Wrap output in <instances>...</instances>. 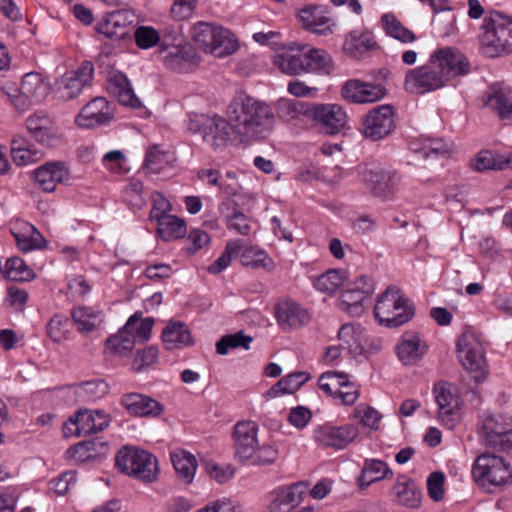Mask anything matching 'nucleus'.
<instances>
[{
  "instance_id": "f257e3e1",
  "label": "nucleus",
  "mask_w": 512,
  "mask_h": 512,
  "mask_svg": "<svg viewBox=\"0 0 512 512\" xmlns=\"http://www.w3.org/2000/svg\"><path fill=\"white\" fill-rule=\"evenodd\" d=\"M470 71L471 64L459 49L440 47L429 55L425 64L406 72L404 89L410 94L423 95L446 87L451 80Z\"/></svg>"
},
{
  "instance_id": "f03ea898",
  "label": "nucleus",
  "mask_w": 512,
  "mask_h": 512,
  "mask_svg": "<svg viewBox=\"0 0 512 512\" xmlns=\"http://www.w3.org/2000/svg\"><path fill=\"white\" fill-rule=\"evenodd\" d=\"M227 117L231 131L247 143L266 139L276 122L270 104L245 92L236 94L230 101Z\"/></svg>"
},
{
  "instance_id": "7ed1b4c3",
  "label": "nucleus",
  "mask_w": 512,
  "mask_h": 512,
  "mask_svg": "<svg viewBox=\"0 0 512 512\" xmlns=\"http://www.w3.org/2000/svg\"><path fill=\"white\" fill-rule=\"evenodd\" d=\"M374 315L381 325L396 328L414 317L415 308L400 288L391 285L378 296Z\"/></svg>"
},
{
  "instance_id": "20e7f679",
  "label": "nucleus",
  "mask_w": 512,
  "mask_h": 512,
  "mask_svg": "<svg viewBox=\"0 0 512 512\" xmlns=\"http://www.w3.org/2000/svg\"><path fill=\"white\" fill-rule=\"evenodd\" d=\"M484 32L480 37L481 50L487 57L512 53V19L499 12L484 18Z\"/></svg>"
},
{
  "instance_id": "39448f33",
  "label": "nucleus",
  "mask_w": 512,
  "mask_h": 512,
  "mask_svg": "<svg viewBox=\"0 0 512 512\" xmlns=\"http://www.w3.org/2000/svg\"><path fill=\"white\" fill-rule=\"evenodd\" d=\"M472 477L479 487L493 492L512 483V469L502 457L483 453L473 463Z\"/></svg>"
},
{
  "instance_id": "423d86ee",
  "label": "nucleus",
  "mask_w": 512,
  "mask_h": 512,
  "mask_svg": "<svg viewBox=\"0 0 512 512\" xmlns=\"http://www.w3.org/2000/svg\"><path fill=\"white\" fill-rule=\"evenodd\" d=\"M192 39L205 53L226 57L238 49L234 34L222 26L209 22H197L193 26Z\"/></svg>"
},
{
  "instance_id": "0eeeda50",
  "label": "nucleus",
  "mask_w": 512,
  "mask_h": 512,
  "mask_svg": "<svg viewBox=\"0 0 512 512\" xmlns=\"http://www.w3.org/2000/svg\"><path fill=\"white\" fill-rule=\"evenodd\" d=\"M153 324L152 318L140 319L137 315H132L117 334L106 340V348L114 355H128L137 343L150 339Z\"/></svg>"
},
{
  "instance_id": "6e6552de",
  "label": "nucleus",
  "mask_w": 512,
  "mask_h": 512,
  "mask_svg": "<svg viewBox=\"0 0 512 512\" xmlns=\"http://www.w3.org/2000/svg\"><path fill=\"white\" fill-rule=\"evenodd\" d=\"M115 462L120 471L146 483L154 482L159 474L157 458L142 449L124 447L117 453Z\"/></svg>"
},
{
  "instance_id": "1a4fd4ad",
  "label": "nucleus",
  "mask_w": 512,
  "mask_h": 512,
  "mask_svg": "<svg viewBox=\"0 0 512 512\" xmlns=\"http://www.w3.org/2000/svg\"><path fill=\"white\" fill-rule=\"evenodd\" d=\"M188 128L193 133H200L203 141L215 151L225 148L230 140L229 119L218 115H202L190 120Z\"/></svg>"
},
{
  "instance_id": "9d476101",
  "label": "nucleus",
  "mask_w": 512,
  "mask_h": 512,
  "mask_svg": "<svg viewBox=\"0 0 512 512\" xmlns=\"http://www.w3.org/2000/svg\"><path fill=\"white\" fill-rule=\"evenodd\" d=\"M396 128L394 109L384 104L370 109L361 119V133L371 141L388 137Z\"/></svg>"
},
{
  "instance_id": "9b49d317",
  "label": "nucleus",
  "mask_w": 512,
  "mask_h": 512,
  "mask_svg": "<svg viewBox=\"0 0 512 512\" xmlns=\"http://www.w3.org/2000/svg\"><path fill=\"white\" fill-rule=\"evenodd\" d=\"M456 350L463 367L476 382L486 378L485 357L481 344L472 333L464 332L457 341Z\"/></svg>"
},
{
  "instance_id": "f8f14e48",
  "label": "nucleus",
  "mask_w": 512,
  "mask_h": 512,
  "mask_svg": "<svg viewBox=\"0 0 512 512\" xmlns=\"http://www.w3.org/2000/svg\"><path fill=\"white\" fill-rule=\"evenodd\" d=\"M386 88L381 84L365 82L361 79H349L341 87V97L351 104H370L382 100Z\"/></svg>"
},
{
  "instance_id": "ddd939ff",
  "label": "nucleus",
  "mask_w": 512,
  "mask_h": 512,
  "mask_svg": "<svg viewBox=\"0 0 512 512\" xmlns=\"http://www.w3.org/2000/svg\"><path fill=\"white\" fill-rule=\"evenodd\" d=\"M367 189L378 198L388 200L401 183V175L391 168L375 167L364 172Z\"/></svg>"
},
{
  "instance_id": "4468645a",
  "label": "nucleus",
  "mask_w": 512,
  "mask_h": 512,
  "mask_svg": "<svg viewBox=\"0 0 512 512\" xmlns=\"http://www.w3.org/2000/svg\"><path fill=\"white\" fill-rule=\"evenodd\" d=\"M358 435V427L353 424L342 426L325 424L314 430V439L319 445L334 449L346 448Z\"/></svg>"
},
{
  "instance_id": "2eb2a0df",
  "label": "nucleus",
  "mask_w": 512,
  "mask_h": 512,
  "mask_svg": "<svg viewBox=\"0 0 512 512\" xmlns=\"http://www.w3.org/2000/svg\"><path fill=\"white\" fill-rule=\"evenodd\" d=\"M307 112L330 135L339 134L348 122L347 113L339 104H315Z\"/></svg>"
},
{
  "instance_id": "dca6fc26",
  "label": "nucleus",
  "mask_w": 512,
  "mask_h": 512,
  "mask_svg": "<svg viewBox=\"0 0 512 512\" xmlns=\"http://www.w3.org/2000/svg\"><path fill=\"white\" fill-rule=\"evenodd\" d=\"M306 44L291 42L283 46L274 56L273 63L284 74L293 76L306 74Z\"/></svg>"
},
{
  "instance_id": "f3484780",
  "label": "nucleus",
  "mask_w": 512,
  "mask_h": 512,
  "mask_svg": "<svg viewBox=\"0 0 512 512\" xmlns=\"http://www.w3.org/2000/svg\"><path fill=\"white\" fill-rule=\"evenodd\" d=\"M258 425L253 421H239L233 430L235 457L246 464L258 447Z\"/></svg>"
},
{
  "instance_id": "a211bd4d",
  "label": "nucleus",
  "mask_w": 512,
  "mask_h": 512,
  "mask_svg": "<svg viewBox=\"0 0 512 512\" xmlns=\"http://www.w3.org/2000/svg\"><path fill=\"white\" fill-rule=\"evenodd\" d=\"M433 394L438 405V419L448 429H453L457 422L458 401L454 388L448 382H438L434 385Z\"/></svg>"
},
{
  "instance_id": "6ab92c4d",
  "label": "nucleus",
  "mask_w": 512,
  "mask_h": 512,
  "mask_svg": "<svg viewBox=\"0 0 512 512\" xmlns=\"http://www.w3.org/2000/svg\"><path fill=\"white\" fill-rule=\"evenodd\" d=\"M297 16L304 29L321 36L331 34L336 25L327 7L321 5H308Z\"/></svg>"
},
{
  "instance_id": "aec40b11",
  "label": "nucleus",
  "mask_w": 512,
  "mask_h": 512,
  "mask_svg": "<svg viewBox=\"0 0 512 512\" xmlns=\"http://www.w3.org/2000/svg\"><path fill=\"white\" fill-rule=\"evenodd\" d=\"M113 118V107L104 97H96L87 103L76 117L82 128H94L108 124Z\"/></svg>"
},
{
  "instance_id": "412c9836",
  "label": "nucleus",
  "mask_w": 512,
  "mask_h": 512,
  "mask_svg": "<svg viewBox=\"0 0 512 512\" xmlns=\"http://www.w3.org/2000/svg\"><path fill=\"white\" fill-rule=\"evenodd\" d=\"M427 351V343L413 331L405 332L396 345L398 359L405 366L415 365L421 361Z\"/></svg>"
},
{
  "instance_id": "4be33fe9",
  "label": "nucleus",
  "mask_w": 512,
  "mask_h": 512,
  "mask_svg": "<svg viewBox=\"0 0 512 512\" xmlns=\"http://www.w3.org/2000/svg\"><path fill=\"white\" fill-rule=\"evenodd\" d=\"M69 170L63 162H47L34 171V180L37 186L45 191L52 192L57 184L68 181Z\"/></svg>"
},
{
  "instance_id": "5701e85b",
  "label": "nucleus",
  "mask_w": 512,
  "mask_h": 512,
  "mask_svg": "<svg viewBox=\"0 0 512 512\" xmlns=\"http://www.w3.org/2000/svg\"><path fill=\"white\" fill-rule=\"evenodd\" d=\"M120 404L132 416L157 417L163 413L164 407L158 401L141 393H126Z\"/></svg>"
},
{
  "instance_id": "b1692460",
  "label": "nucleus",
  "mask_w": 512,
  "mask_h": 512,
  "mask_svg": "<svg viewBox=\"0 0 512 512\" xmlns=\"http://www.w3.org/2000/svg\"><path fill=\"white\" fill-rule=\"evenodd\" d=\"M275 314L278 324L284 330L300 328L310 321L308 310L292 300L279 302Z\"/></svg>"
},
{
  "instance_id": "393cba45",
  "label": "nucleus",
  "mask_w": 512,
  "mask_h": 512,
  "mask_svg": "<svg viewBox=\"0 0 512 512\" xmlns=\"http://www.w3.org/2000/svg\"><path fill=\"white\" fill-rule=\"evenodd\" d=\"M69 421L76 426L77 435L94 434L109 426L110 417L103 410H79Z\"/></svg>"
},
{
  "instance_id": "a878e982",
  "label": "nucleus",
  "mask_w": 512,
  "mask_h": 512,
  "mask_svg": "<svg viewBox=\"0 0 512 512\" xmlns=\"http://www.w3.org/2000/svg\"><path fill=\"white\" fill-rule=\"evenodd\" d=\"M134 21L135 14L129 10L113 11L97 25V31L108 38L120 39L128 33V29Z\"/></svg>"
},
{
  "instance_id": "bb28decb",
  "label": "nucleus",
  "mask_w": 512,
  "mask_h": 512,
  "mask_svg": "<svg viewBox=\"0 0 512 512\" xmlns=\"http://www.w3.org/2000/svg\"><path fill=\"white\" fill-rule=\"evenodd\" d=\"M11 232L17 246L23 252L41 249L47 243L35 226L23 220L14 222L11 226Z\"/></svg>"
},
{
  "instance_id": "cd10ccee",
  "label": "nucleus",
  "mask_w": 512,
  "mask_h": 512,
  "mask_svg": "<svg viewBox=\"0 0 512 512\" xmlns=\"http://www.w3.org/2000/svg\"><path fill=\"white\" fill-rule=\"evenodd\" d=\"M26 128L39 143L49 144L57 136V128L52 117L44 111H37L26 119Z\"/></svg>"
},
{
  "instance_id": "c85d7f7f",
  "label": "nucleus",
  "mask_w": 512,
  "mask_h": 512,
  "mask_svg": "<svg viewBox=\"0 0 512 512\" xmlns=\"http://www.w3.org/2000/svg\"><path fill=\"white\" fill-rule=\"evenodd\" d=\"M485 105L495 111L502 120L511 118L512 92L508 86L493 84L487 95Z\"/></svg>"
},
{
  "instance_id": "c756f323",
  "label": "nucleus",
  "mask_w": 512,
  "mask_h": 512,
  "mask_svg": "<svg viewBox=\"0 0 512 512\" xmlns=\"http://www.w3.org/2000/svg\"><path fill=\"white\" fill-rule=\"evenodd\" d=\"M307 486L303 483H295L286 488L277 490L275 498L271 502V512H282L295 509L302 501Z\"/></svg>"
},
{
  "instance_id": "7c9ffc66",
  "label": "nucleus",
  "mask_w": 512,
  "mask_h": 512,
  "mask_svg": "<svg viewBox=\"0 0 512 512\" xmlns=\"http://www.w3.org/2000/svg\"><path fill=\"white\" fill-rule=\"evenodd\" d=\"M108 90L124 106L132 108L141 106V102L134 94L128 78L121 72H117L108 78Z\"/></svg>"
},
{
  "instance_id": "2f4dec72",
  "label": "nucleus",
  "mask_w": 512,
  "mask_h": 512,
  "mask_svg": "<svg viewBox=\"0 0 512 512\" xmlns=\"http://www.w3.org/2000/svg\"><path fill=\"white\" fill-rule=\"evenodd\" d=\"M108 445L99 439L83 441L68 449L69 457L76 462L94 461L104 457L108 452Z\"/></svg>"
},
{
  "instance_id": "473e14b6",
  "label": "nucleus",
  "mask_w": 512,
  "mask_h": 512,
  "mask_svg": "<svg viewBox=\"0 0 512 512\" xmlns=\"http://www.w3.org/2000/svg\"><path fill=\"white\" fill-rule=\"evenodd\" d=\"M11 155L16 165L25 166L41 160L43 152L25 137L16 135L11 141Z\"/></svg>"
},
{
  "instance_id": "72a5a7b5",
  "label": "nucleus",
  "mask_w": 512,
  "mask_h": 512,
  "mask_svg": "<svg viewBox=\"0 0 512 512\" xmlns=\"http://www.w3.org/2000/svg\"><path fill=\"white\" fill-rule=\"evenodd\" d=\"M410 150L419 154L423 159H438L448 155L449 146L440 138H431L420 136L419 138L411 141Z\"/></svg>"
},
{
  "instance_id": "f704fd0d",
  "label": "nucleus",
  "mask_w": 512,
  "mask_h": 512,
  "mask_svg": "<svg viewBox=\"0 0 512 512\" xmlns=\"http://www.w3.org/2000/svg\"><path fill=\"white\" fill-rule=\"evenodd\" d=\"M162 340L167 350L180 349L192 343L190 331L180 321H170L162 331Z\"/></svg>"
},
{
  "instance_id": "c9c22d12",
  "label": "nucleus",
  "mask_w": 512,
  "mask_h": 512,
  "mask_svg": "<svg viewBox=\"0 0 512 512\" xmlns=\"http://www.w3.org/2000/svg\"><path fill=\"white\" fill-rule=\"evenodd\" d=\"M171 461L178 479L184 484H191L198 466L196 457L185 450H177L171 453Z\"/></svg>"
},
{
  "instance_id": "e433bc0d",
  "label": "nucleus",
  "mask_w": 512,
  "mask_h": 512,
  "mask_svg": "<svg viewBox=\"0 0 512 512\" xmlns=\"http://www.w3.org/2000/svg\"><path fill=\"white\" fill-rule=\"evenodd\" d=\"M375 46L376 42L372 33L354 30L346 36L343 49L350 57L359 58L364 53L372 50Z\"/></svg>"
},
{
  "instance_id": "4c0bfd02",
  "label": "nucleus",
  "mask_w": 512,
  "mask_h": 512,
  "mask_svg": "<svg viewBox=\"0 0 512 512\" xmlns=\"http://www.w3.org/2000/svg\"><path fill=\"white\" fill-rule=\"evenodd\" d=\"M71 316L77 330L83 334L95 331L103 322L102 311L95 310L92 307L82 306L74 308Z\"/></svg>"
},
{
  "instance_id": "58836bf2",
  "label": "nucleus",
  "mask_w": 512,
  "mask_h": 512,
  "mask_svg": "<svg viewBox=\"0 0 512 512\" xmlns=\"http://www.w3.org/2000/svg\"><path fill=\"white\" fill-rule=\"evenodd\" d=\"M305 53L307 60L306 73H317L321 75H330L334 70L332 57L323 49L312 48L306 45Z\"/></svg>"
},
{
  "instance_id": "ea45409f",
  "label": "nucleus",
  "mask_w": 512,
  "mask_h": 512,
  "mask_svg": "<svg viewBox=\"0 0 512 512\" xmlns=\"http://www.w3.org/2000/svg\"><path fill=\"white\" fill-rule=\"evenodd\" d=\"M512 163V153L508 156L501 155L489 150L481 151L472 160V167L479 172L488 170H503Z\"/></svg>"
},
{
  "instance_id": "a19ab883",
  "label": "nucleus",
  "mask_w": 512,
  "mask_h": 512,
  "mask_svg": "<svg viewBox=\"0 0 512 512\" xmlns=\"http://www.w3.org/2000/svg\"><path fill=\"white\" fill-rule=\"evenodd\" d=\"M164 65L176 72H185L190 64L193 54L192 49L183 45L181 47H172L168 50L161 51Z\"/></svg>"
},
{
  "instance_id": "79ce46f5",
  "label": "nucleus",
  "mask_w": 512,
  "mask_h": 512,
  "mask_svg": "<svg viewBox=\"0 0 512 512\" xmlns=\"http://www.w3.org/2000/svg\"><path fill=\"white\" fill-rule=\"evenodd\" d=\"M392 474V471L383 461L376 459H366L362 467L358 483L361 489L367 488L370 484L380 481Z\"/></svg>"
},
{
  "instance_id": "37998d69",
  "label": "nucleus",
  "mask_w": 512,
  "mask_h": 512,
  "mask_svg": "<svg viewBox=\"0 0 512 512\" xmlns=\"http://www.w3.org/2000/svg\"><path fill=\"white\" fill-rule=\"evenodd\" d=\"M157 234L164 241L176 240L185 236L187 229L186 223L183 219L175 216L168 215L156 221Z\"/></svg>"
},
{
  "instance_id": "c03bdc74",
  "label": "nucleus",
  "mask_w": 512,
  "mask_h": 512,
  "mask_svg": "<svg viewBox=\"0 0 512 512\" xmlns=\"http://www.w3.org/2000/svg\"><path fill=\"white\" fill-rule=\"evenodd\" d=\"M20 89L23 95L30 97L31 101L35 103L42 102L48 95V85L36 72H30L23 76Z\"/></svg>"
},
{
  "instance_id": "a18cd8bd",
  "label": "nucleus",
  "mask_w": 512,
  "mask_h": 512,
  "mask_svg": "<svg viewBox=\"0 0 512 512\" xmlns=\"http://www.w3.org/2000/svg\"><path fill=\"white\" fill-rule=\"evenodd\" d=\"M310 379L306 372H293L280 379L268 391V397H277L283 394H292L297 391L305 382Z\"/></svg>"
},
{
  "instance_id": "49530a36",
  "label": "nucleus",
  "mask_w": 512,
  "mask_h": 512,
  "mask_svg": "<svg viewBox=\"0 0 512 512\" xmlns=\"http://www.w3.org/2000/svg\"><path fill=\"white\" fill-rule=\"evenodd\" d=\"M366 299L363 292L356 287L344 290L339 299L338 307L351 316H360L364 312L363 301Z\"/></svg>"
},
{
  "instance_id": "de8ad7c7",
  "label": "nucleus",
  "mask_w": 512,
  "mask_h": 512,
  "mask_svg": "<svg viewBox=\"0 0 512 512\" xmlns=\"http://www.w3.org/2000/svg\"><path fill=\"white\" fill-rule=\"evenodd\" d=\"M393 491L399 504L410 508H417L420 505L422 493L413 481H398L394 485Z\"/></svg>"
},
{
  "instance_id": "09e8293b",
  "label": "nucleus",
  "mask_w": 512,
  "mask_h": 512,
  "mask_svg": "<svg viewBox=\"0 0 512 512\" xmlns=\"http://www.w3.org/2000/svg\"><path fill=\"white\" fill-rule=\"evenodd\" d=\"M109 391V385L102 379L82 382L78 385L76 393L83 401L94 402L102 399Z\"/></svg>"
},
{
  "instance_id": "8fccbe9b",
  "label": "nucleus",
  "mask_w": 512,
  "mask_h": 512,
  "mask_svg": "<svg viewBox=\"0 0 512 512\" xmlns=\"http://www.w3.org/2000/svg\"><path fill=\"white\" fill-rule=\"evenodd\" d=\"M381 21L387 35L403 43H412L416 36L415 34L404 27L401 22L393 15L385 14L382 16Z\"/></svg>"
},
{
  "instance_id": "3c124183",
  "label": "nucleus",
  "mask_w": 512,
  "mask_h": 512,
  "mask_svg": "<svg viewBox=\"0 0 512 512\" xmlns=\"http://www.w3.org/2000/svg\"><path fill=\"white\" fill-rule=\"evenodd\" d=\"M5 277L11 281H28L35 277L33 270L23 258H7L4 269Z\"/></svg>"
},
{
  "instance_id": "603ef678",
  "label": "nucleus",
  "mask_w": 512,
  "mask_h": 512,
  "mask_svg": "<svg viewBox=\"0 0 512 512\" xmlns=\"http://www.w3.org/2000/svg\"><path fill=\"white\" fill-rule=\"evenodd\" d=\"M71 323L69 318L55 314L47 323V336L54 342L60 343L68 338Z\"/></svg>"
},
{
  "instance_id": "864d4df0",
  "label": "nucleus",
  "mask_w": 512,
  "mask_h": 512,
  "mask_svg": "<svg viewBox=\"0 0 512 512\" xmlns=\"http://www.w3.org/2000/svg\"><path fill=\"white\" fill-rule=\"evenodd\" d=\"M348 375L341 372H325L319 378V388L327 395L337 398V394L346 383Z\"/></svg>"
},
{
  "instance_id": "5fc2aeb1",
  "label": "nucleus",
  "mask_w": 512,
  "mask_h": 512,
  "mask_svg": "<svg viewBox=\"0 0 512 512\" xmlns=\"http://www.w3.org/2000/svg\"><path fill=\"white\" fill-rule=\"evenodd\" d=\"M171 156L167 152L161 151L157 146H153L145 157L144 169L148 173L158 174L169 165Z\"/></svg>"
},
{
  "instance_id": "6e6d98bb",
  "label": "nucleus",
  "mask_w": 512,
  "mask_h": 512,
  "mask_svg": "<svg viewBox=\"0 0 512 512\" xmlns=\"http://www.w3.org/2000/svg\"><path fill=\"white\" fill-rule=\"evenodd\" d=\"M347 279L345 271L339 269L329 270L325 274L321 275L316 282V287L327 293H335Z\"/></svg>"
},
{
  "instance_id": "4d7b16f0",
  "label": "nucleus",
  "mask_w": 512,
  "mask_h": 512,
  "mask_svg": "<svg viewBox=\"0 0 512 512\" xmlns=\"http://www.w3.org/2000/svg\"><path fill=\"white\" fill-rule=\"evenodd\" d=\"M252 340V337L244 335L242 332L225 335L216 343V351L220 355H225L230 348L248 349Z\"/></svg>"
},
{
  "instance_id": "13d9d810",
  "label": "nucleus",
  "mask_w": 512,
  "mask_h": 512,
  "mask_svg": "<svg viewBox=\"0 0 512 512\" xmlns=\"http://www.w3.org/2000/svg\"><path fill=\"white\" fill-rule=\"evenodd\" d=\"M278 457V450L271 444L259 445L248 459L249 464L254 466H266L273 464Z\"/></svg>"
},
{
  "instance_id": "bf43d9fd",
  "label": "nucleus",
  "mask_w": 512,
  "mask_h": 512,
  "mask_svg": "<svg viewBox=\"0 0 512 512\" xmlns=\"http://www.w3.org/2000/svg\"><path fill=\"white\" fill-rule=\"evenodd\" d=\"M86 85L76 77L66 74L58 83V94L63 100L78 96Z\"/></svg>"
},
{
  "instance_id": "052dcab7",
  "label": "nucleus",
  "mask_w": 512,
  "mask_h": 512,
  "mask_svg": "<svg viewBox=\"0 0 512 512\" xmlns=\"http://www.w3.org/2000/svg\"><path fill=\"white\" fill-rule=\"evenodd\" d=\"M261 250H256L244 239H235L227 242L221 256H259Z\"/></svg>"
},
{
  "instance_id": "680f3d73",
  "label": "nucleus",
  "mask_w": 512,
  "mask_h": 512,
  "mask_svg": "<svg viewBox=\"0 0 512 512\" xmlns=\"http://www.w3.org/2000/svg\"><path fill=\"white\" fill-rule=\"evenodd\" d=\"M504 427L493 416H486L481 422V434L490 446L504 433Z\"/></svg>"
},
{
  "instance_id": "e2e57ef3",
  "label": "nucleus",
  "mask_w": 512,
  "mask_h": 512,
  "mask_svg": "<svg viewBox=\"0 0 512 512\" xmlns=\"http://www.w3.org/2000/svg\"><path fill=\"white\" fill-rule=\"evenodd\" d=\"M354 414L363 426L369 427L372 430L378 429L381 415L374 408L367 405H358L354 410Z\"/></svg>"
},
{
  "instance_id": "0e129e2a",
  "label": "nucleus",
  "mask_w": 512,
  "mask_h": 512,
  "mask_svg": "<svg viewBox=\"0 0 512 512\" xmlns=\"http://www.w3.org/2000/svg\"><path fill=\"white\" fill-rule=\"evenodd\" d=\"M160 39L158 31L149 26H141L135 32L136 44L142 49H148L156 45Z\"/></svg>"
},
{
  "instance_id": "69168bd1",
  "label": "nucleus",
  "mask_w": 512,
  "mask_h": 512,
  "mask_svg": "<svg viewBox=\"0 0 512 512\" xmlns=\"http://www.w3.org/2000/svg\"><path fill=\"white\" fill-rule=\"evenodd\" d=\"M445 476L440 471L431 473L427 479V492L429 497L438 502L444 498Z\"/></svg>"
},
{
  "instance_id": "338daca9",
  "label": "nucleus",
  "mask_w": 512,
  "mask_h": 512,
  "mask_svg": "<svg viewBox=\"0 0 512 512\" xmlns=\"http://www.w3.org/2000/svg\"><path fill=\"white\" fill-rule=\"evenodd\" d=\"M152 202L153 205L150 212L151 221H157L162 217L170 215L169 212L172 210V206L163 194L159 192H153Z\"/></svg>"
},
{
  "instance_id": "774afa93",
  "label": "nucleus",
  "mask_w": 512,
  "mask_h": 512,
  "mask_svg": "<svg viewBox=\"0 0 512 512\" xmlns=\"http://www.w3.org/2000/svg\"><path fill=\"white\" fill-rule=\"evenodd\" d=\"M196 512H242L241 507L230 499L224 498L209 503Z\"/></svg>"
}]
</instances>
